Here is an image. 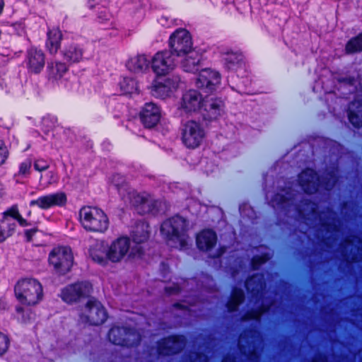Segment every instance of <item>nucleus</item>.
I'll use <instances>...</instances> for the list:
<instances>
[{
  "mask_svg": "<svg viewBox=\"0 0 362 362\" xmlns=\"http://www.w3.org/2000/svg\"><path fill=\"white\" fill-rule=\"evenodd\" d=\"M223 101L218 98L207 96L204 98L196 90L185 92L181 99L180 109L185 113L195 112L201 109L208 113L210 119H216L221 115Z\"/></svg>",
  "mask_w": 362,
  "mask_h": 362,
  "instance_id": "1",
  "label": "nucleus"
},
{
  "mask_svg": "<svg viewBox=\"0 0 362 362\" xmlns=\"http://www.w3.org/2000/svg\"><path fill=\"white\" fill-rule=\"evenodd\" d=\"M187 227L188 223L185 218L175 216L162 223L160 232L173 247L183 248L189 240Z\"/></svg>",
  "mask_w": 362,
  "mask_h": 362,
  "instance_id": "2",
  "label": "nucleus"
},
{
  "mask_svg": "<svg viewBox=\"0 0 362 362\" xmlns=\"http://www.w3.org/2000/svg\"><path fill=\"white\" fill-rule=\"evenodd\" d=\"M15 295L21 303L34 305L42 298V286L35 279H23L19 280L15 286Z\"/></svg>",
  "mask_w": 362,
  "mask_h": 362,
  "instance_id": "3",
  "label": "nucleus"
},
{
  "mask_svg": "<svg viewBox=\"0 0 362 362\" xmlns=\"http://www.w3.org/2000/svg\"><path fill=\"white\" fill-rule=\"evenodd\" d=\"M79 220L82 226L88 231L104 232L108 228V218L100 209L83 206L79 211Z\"/></svg>",
  "mask_w": 362,
  "mask_h": 362,
  "instance_id": "4",
  "label": "nucleus"
},
{
  "mask_svg": "<svg viewBox=\"0 0 362 362\" xmlns=\"http://www.w3.org/2000/svg\"><path fill=\"white\" fill-rule=\"evenodd\" d=\"M107 250L108 258L112 262H119L126 255L136 257L143 254V247L132 245L130 240L126 237H121L113 241L110 246H107Z\"/></svg>",
  "mask_w": 362,
  "mask_h": 362,
  "instance_id": "5",
  "label": "nucleus"
},
{
  "mask_svg": "<svg viewBox=\"0 0 362 362\" xmlns=\"http://www.w3.org/2000/svg\"><path fill=\"white\" fill-rule=\"evenodd\" d=\"M295 209L297 210L298 216L308 221V225L320 222L322 226L328 228L330 226V223L325 221V218L332 219L333 222L335 221L336 214L332 211L327 209V211L320 214L317 211V205L308 200H304L300 206H295Z\"/></svg>",
  "mask_w": 362,
  "mask_h": 362,
  "instance_id": "6",
  "label": "nucleus"
},
{
  "mask_svg": "<svg viewBox=\"0 0 362 362\" xmlns=\"http://www.w3.org/2000/svg\"><path fill=\"white\" fill-rule=\"evenodd\" d=\"M49 263L54 272L59 274L69 272L74 263V256L70 247H54L49 256Z\"/></svg>",
  "mask_w": 362,
  "mask_h": 362,
  "instance_id": "7",
  "label": "nucleus"
},
{
  "mask_svg": "<svg viewBox=\"0 0 362 362\" xmlns=\"http://www.w3.org/2000/svg\"><path fill=\"white\" fill-rule=\"evenodd\" d=\"M262 344L259 333L256 330H249L241 334L239 339L240 351L249 362H258L259 356L257 348Z\"/></svg>",
  "mask_w": 362,
  "mask_h": 362,
  "instance_id": "8",
  "label": "nucleus"
},
{
  "mask_svg": "<svg viewBox=\"0 0 362 362\" xmlns=\"http://www.w3.org/2000/svg\"><path fill=\"white\" fill-rule=\"evenodd\" d=\"M15 221L21 226H28V223L19 214L16 205L11 206L3 214V218L0 222V242L11 236L16 228Z\"/></svg>",
  "mask_w": 362,
  "mask_h": 362,
  "instance_id": "9",
  "label": "nucleus"
},
{
  "mask_svg": "<svg viewBox=\"0 0 362 362\" xmlns=\"http://www.w3.org/2000/svg\"><path fill=\"white\" fill-rule=\"evenodd\" d=\"M170 52L177 57H181L194 51L192 48V42L189 32L185 29L177 30L170 37Z\"/></svg>",
  "mask_w": 362,
  "mask_h": 362,
  "instance_id": "10",
  "label": "nucleus"
},
{
  "mask_svg": "<svg viewBox=\"0 0 362 362\" xmlns=\"http://www.w3.org/2000/svg\"><path fill=\"white\" fill-rule=\"evenodd\" d=\"M83 322L91 325L103 324L106 318L107 313L103 305L96 300H89L86 304L80 315Z\"/></svg>",
  "mask_w": 362,
  "mask_h": 362,
  "instance_id": "11",
  "label": "nucleus"
},
{
  "mask_svg": "<svg viewBox=\"0 0 362 362\" xmlns=\"http://www.w3.org/2000/svg\"><path fill=\"white\" fill-rule=\"evenodd\" d=\"M204 131L198 122L190 120L186 122L182 129V139L183 144L190 148L198 147L204 137Z\"/></svg>",
  "mask_w": 362,
  "mask_h": 362,
  "instance_id": "12",
  "label": "nucleus"
},
{
  "mask_svg": "<svg viewBox=\"0 0 362 362\" xmlns=\"http://www.w3.org/2000/svg\"><path fill=\"white\" fill-rule=\"evenodd\" d=\"M129 193H133V195L127 197V203L136 207L139 213L155 214L158 211L160 202L158 200L146 194H139L136 192Z\"/></svg>",
  "mask_w": 362,
  "mask_h": 362,
  "instance_id": "13",
  "label": "nucleus"
},
{
  "mask_svg": "<svg viewBox=\"0 0 362 362\" xmlns=\"http://www.w3.org/2000/svg\"><path fill=\"white\" fill-rule=\"evenodd\" d=\"M108 337L112 344L124 346L136 345L140 341L139 333L126 327H112L109 332Z\"/></svg>",
  "mask_w": 362,
  "mask_h": 362,
  "instance_id": "14",
  "label": "nucleus"
},
{
  "mask_svg": "<svg viewBox=\"0 0 362 362\" xmlns=\"http://www.w3.org/2000/svg\"><path fill=\"white\" fill-rule=\"evenodd\" d=\"M175 66V59L170 51L159 52L151 59V67L158 75H165Z\"/></svg>",
  "mask_w": 362,
  "mask_h": 362,
  "instance_id": "15",
  "label": "nucleus"
},
{
  "mask_svg": "<svg viewBox=\"0 0 362 362\" xmlns=\"http://www.w3.org/2000/svg\"><path fill=\"white\" fill-rule=\"evenodd\" d=\"M340 252L347 261L358 262L362 259V240L352 235L340 245Z\"/></svg>",
  "mask_w": 362,
  "mask_h": 362,
  "instance_id": "16",
  "label": "nucleus"
},
{
  "mask_svg": "<svg viewBox=\"0 0 362 362\" xmlns=\"http://www.w3.org/2000/svg\"><path fill=\"white\" fill-rule=\"evenodd\" d=\"M219 74L211 69H202L196 79V86L206 93H211L216 89L220 83Z\"/></svg>",
  "mask_w": 362,
  "mask_h": 362,
  "instance_id": "17",
  "label": "nucleus"
},
{
  "mask_svg": "<svg viewBox=\"0 0 362 362\" xmlns=\"http://www.w3.org/2000/svg\"><path fill=\"white\" fill-rule=\"evenodd\" d=\"M180 78L177 76H172L156 81L152 86L151 94L162 99L170 97L177 88Z\"/></svg>",
  "mask_w": 362,
  "mask_h": 362,
  "instance_id": "18",
  "label": "nucleus"
},
{
  "mask_svg": "<svg viewBox=\"0 0 362 362\" xmlns=\"http://www.w3.org/2000/svg\"><path fill=\"white\" fill-rule=\"evenodd\" d=\"M90 285L87 282H81L70 285L62 291V298L66 303H73L90 293Z\"/></svg>",
  "mask_w": 362,
  "mask_h": 362,
  "instance_id": "19",
  "label": "nucleus"
},
{
  "mask_svg": "<svg viewBox=\"0 0 362 362\" xmlns=\"http://www.w3.org/2000/svg\"><path fill=\"white\" fill-rule=\"evenodd\" d=\"M185 345L183 336L170 337L158 343V351L160 354L170 355L181 351Z\"/></svg>",
  "mask_w": 362,
  "mask_h": 362,
  "instance_id": "20",
  "label": "nucleus"
},
{
  "mask_svg": "<svg viewBox=\"0 0 362 362\" xmlns=\"http://www.w3.org/2000/svg\"><path fill=\"white\" fill-rule=\"evenodd\" d=\"M160 117L159 107L153 103H146L140 112V119L147 128H151L157 124Z\"/></svg>",
  "mask_w": 362,
  "mask_h": 362,
  "instance_id": "21",
  "label": "nucleus"
},
{
  "mask_svg": "<svg viewBox=\"0 0 362 362\" xmlns=\"http://www.w3.org/2000/svg\"><path fill=\"white\" fill-rule=\"evenodd\" d=\"M66 200L65 194L58 192L42 196L35 200H33L30 202V206H37L42 209H47L54 206L63 205L66 202Z\"/></svg>",
  "mask_w": 362,
  "mask_h": 362,
  "instance_id": "22",
  "label": "nucleus"
},
{
  "mask_svg": "<svg viewBox=\"0 0 362 362\" xmlns=\"http://www.w3.org/2000/svg\"><path fill=\"white\" fill-rule=\"evenodd\" d=\"M319 182V177L312 169H306L299 175L300 185L308 194H313L317 190Z\"/></svg>",
  "mask_w": 362,
  "mask_h": 362,
  "instance_id": "23",
  "label": "nucleus"
},
{
  "mask_svg": "<svg viewBox=\"0 0 362 362\" xmlns=\"http://www.w3.org/2000/svg\"><path fill=\"white\" fill-rule=\"evenodd\" d=\"M111 182L112 185L117 189L122 199L125 203L128 202L127 197H132L133 195V193L129 192H136L129 186L125 177L120 174H115L112 175L111 178Z\"/></svg>",
  "mask_w": 362,
  "mask_h": 362,
  "instance_id": "24",
  "label": "nucleus"
},
{
  "mask_svg": "<svg viewBox=\"0 0 362 362\" xmlns=\"http://www.w3.org/2000/svg\"><path fill=\"white\" fill-rule=\"evenodd\" d=\"M90 255L92 259L101 265H107L108 261L107 245L103 242L97 243L90 250Z\"/></svg>",
  "mask_w": 362,
  "mask_h": 362,
  "instance_id": "25",
  "label": "nucleus"
},
{
  "mask_svg": "<svg viewBox=\"0 0 362 362\" xmlns=\"http://www.w3.org/2000/svg\"><path fill=\"white\" fill-rule=\"evenodd\" d=\"M216 235L213 230H204L197 237V247L202 250L208 251L216 245Z\"/></svg>",
  "mask_w": 362,
  "mask_h": 362,
  "instance_id": "26",
  "label": "nucleus"
},
{
  "mask_svg": "<svg viewBox=\"0 0 362 362\" xmlns=\"http://www.w3.org/2000/svg\"><path fill=\"white\" fill-rule=\"evenodd\" d=\"M181 66L187 72H195L199 69L201 57L198 52L191 51L189 54L181 57Z\"/></svg>",
  "mask_w": 362,
  "mask_h": 362,
  "instance_id": "27",
  "label": "nucleus"
},
{
  "mask_svg": "<svg viewBox=\"0 0 362 362\" xmlns=\"http://www.w3.org/2000/svg\"><path fill=\"white\" fill-rule=\"evenodd\" d=\"M325 221L330 223L329 227L327 228V226H322V223L320 222L315 223L313 225L320 226V231L322 233H325V235H322V237H325V243L327 245H330L329 240L332 238H334V241L337 240V233L339 232L340 223L336 218L334 222L332 219H329L328 218H325Z\"/></svg>",
  "mask_w": 362,
  "mask_h": 362,
  "instance_id": "28",
  "label": "nucleus"
},
{
  "mask_svg": "<svg viewBox=\"0 0 362 362\" xmlns=\"http://www.w3.org/2000/svg\"><path fill=\"white\" fill-rule=\"evenodd\" d=\"M149 237V226L144 221L138 223L133 231V244L134 246H141Z\"/></svg>",
  "mask_w": 362,
  "mask_h": 362,
  "instance_id": "29",
  "label": "nucleus"
},
{
  "mask_svg": "<svg viewBox=\"0 0 362 362\" xmlns=\"http://www.w3.org/2000/svg\"><path fill=\"white\" fill-rule=\"evenodd\" d=\"M62 54L66 62L77 63L82 59L83 51L78 45L71 43L64 47Z\"/></svg>",
  "mask_w": 362,
  "mask_h": 362,
  "instance_id": "30",
  "label": "nucleus"
},
{
  "mask_svg": "<svg viewBox=\"0 0 362 362\" xmlns=\"http://www.w3.org/2000/svg\"><path fill=\"white\" fill-rule=\"evenodd\" d=\"M44 65L45 57L43 53L36 49H31L28 53L29 69L35 73H38L44 67Z\"/></svg>",
  "mask_w": 362,
  "mask_h": 362,
  "instance_id": "31",
  "label": "nucleus"
},
{
  "mask_svg": "<svg viewBox=\"0 0 362 362\" xmlns=\"http://www.w3.org/2000/svg\"><path fill=\"white\" fill-rule=\"evenodd\" d=\"M129 70L135 73H142L149 68V60L145 55L132 57L127 64Z\"/></svg>",
  "mask_w": 362,
  "mask_h": 362,
  "instance_id": "32",
  "label": "nucleus"
},
{
  "mask_svg": "<svg viewBox=\"0 0 362 362\" xmlns=\"http://www.w3.org/2000/svg\"><path fill=\"white\" fill-rule=\"evenodd\" d=\"M62 38V32L58 28L48 30L46 46L51 54L57 53L60 47Z\"/></svg>",
  "mask_w": 362,
  "mask_h": 362,
  "instance_id": "33",
  "label": "nucleus"
},
{
  "mask_svg": "<svg viewBox=\"0 0 362 362\" xmlns=\"http://www.w3.org/2000/svg\"><path fill=\"white\" fill-rule=\"evenodd\" d=\"M294 194L292 192L283 191L274 196L271 202L274 207L286 208L293 205Z\"/></svg>",
  "mask_w": 362,
  "mask_h": 362,
  "instance_id": "34",
  "label": "nucleus"
},
{
  "mask_svg": "<svg viewBox=\"0 0 362 362\" xmlns=\"http://www.w3.org/2000/svg\"><path fill=\"white\" fill-rule=\"evenodd\" d=\"M245 286L247 291L250 292L254 297H257L264 287L263 276L259 274L253 276L246 281Z\"/></svg>",
  "mask_w": 362,
  "mask_h": 362,
  "instance_id": "35",
  "label": "nucleus"
},
{
  "mask_svg": "<svg viewBox=\"0 0 362 362\" xmlns=\"http://www.w3.org/2000/svg\"><path fill=\"white\" fill-rule=\"evenodd\" d=\"M119 85L123 95H132L139 93L138 83L134 78L124 77Z\"/></svg>",
  "mask_w": 362,
  "mask_h": 362,
  "instance_id": "36",
  "label": "nucleus"
},
{
  "mask_svg": "<svg viewBox=\"0 0 362 362\" xmlns=\"http://www.w3.org/2000/svg\"><path fill=\"white\" fill-rule=\"evenodd\" d=\"M67 70L64 63L56 62L49 66V77L53 80L60 79Z\"/></svg>",
  "mask_w": 362,
  "mask_h": 362,
  "instance_id": "37",
  "label": "nucleus"
},
{
  "mask_svg": "<svg viewBox=\"0 0 362 362\" xmlns=\"http://www.w3.org/2000/svg\"><path fill=\"white\" fill-rule=\"evenodd\" d=\"M243 57L241 54L237 52H228L224 58L227 69L235 70L243 62Z\"/></svg>",
  "mask_w": 362,
  "mask_h": 362,
  "instance_id": "38",
  "label": "nucleus"
},
{
  "mask_svg": "<svg viewBox=\"0 0 362 362\" xmlns=\"http://www.w3.org/2000/svg\"><path fill=\"white\" fill-rule=\"evenodd\" d=\"M244 299V293L243 290L239 288H234L233 291L231 298L227 304V307L229 311H233L236 310L238 306L243 302Z\"/></svg>",
  "mask_w": 362,
  "mask_h": 362,
  "instance_id": "39",
  "label": "nucleus"
},
{
  "mask_svg": "<svg viewBox=\"0 0 362 362\" xmlns=\"http://www.w3.org/2000/svg\"><path fill=\"white\" fill-rule=\"evenodd\" d=\"M337 170L332 169L327 172L325 177H322V180L320 181V184L323 186L326 189H331L335 185L337 181Z\"/></svg>",
  "mask_w": 362,
  "mask_h": 362,
  "instance_id": "40",
  "label": "nucleus"
},
{
  "mask_svg": "<svg viewBox=\"0 0 362 362\" xmlns=\"http://www.w3.org/2000/svg\"><path fill=\"white\" fill-rule=\"evenodd\" d=\"M346 50L349 54L362 51V34L350 40L346 45Z\"/></svg>",
  "mask_w": 362,
  "mask_h": 362,
  "instance_id": "41",
  "label": "nucleus"
},
{
  "mask_svg": "<svg viewBox=\"0 0 362 362\" xmlns=\"http://www.w3.org/2000/svg\"><path fill=\"white\" fill-rule=\"evenodd\" d=\"M17 318L18 320L23 324H28L31 322L34 318L35 315L33 313L30 309L26 308L23 309L21 308H17Z\"/></svg>",
  "mask_w": 362,
  "mask_h": 362,
  "instance_id": "42",
  "label": "nucleus"
},
{
  "mask_svg": "<svg viewBox=\"0 0 362 362\" xmlns=\"http://www.w3.org/2000/svg\"><path fill=\"white\" fill-rule=\"evenodd\" d=\"M8 346L9 339L7 335L0 332V357L7 351Z\"/></svg>",
  "mask_w": 362,
  "mask_h": 362,
  "instance_id": "43",
  "label": "nucleus"
},
{
  "mask_svg": "<svg viewBox=\"0 0 362 362\" xmlns=\"http://www.w3.org/2000/svg\"><path fill=\"white\" fill-rule=\"evenodd\" d=\"M8 156V150L4 142L0 140V167L6 162Z\"/></svg>",
  "mask_w": 362,
  "mask_h": 362,
  "instance_id": "44",
  "label": "nucleus"
},
{
  "mask_svg": "<svg viewBox=\"0 0 362 362\" xmlns=\"http://www.w3.org/2000/svg\"><path fill=\"white\" fill-rule=\"evenodd\" d=\"M269 258L270 257H269L268 255H264L261 257H253V259L252 260V266L253 269H257L260 264L266 262L267 260L269 259Z\"/></svg>",
  "mask_w": 362,
  "mask_h": 362,
  "instance_id": "45",
  "label": "nucleus"
},
{
  "mask_svg": "<svg viewBox=\"0 0 362 362\" xmlns=\"http://www.w3.org/2000/svg\"><path fill=\"white\" fill-rule=\"evenodd\" d=\"M267 309L261 308L257 310H252L248 313L245 317L244 320H258L261 315L266 311Z\"/></svg>",
  "mask_w": 362,
  "mask_h": 362,
  "instance_id": "46",
  "label": "nucleus"
},
{
  "mask_svg": "<svg viewBox=\"0 0 362 362\" xmlns=\"http://www.w3.org/2000/svg\"><path fill=\"white\" fill-rule=\"evenodd\" d=\"M49 167V163L42 159H38L34 163V168L39 172L46 170Z\"/></svg>",
  "mask_w": 362,
  "mask_h": 362,
  "instance_id": "47",
  "label": "nucleus"
},
{
  "mask_svg": "<svg viewBox=\"0 0 362 362\" xmlns=\"http://www.w3.org/2000/svg\"><path fill=\"white\" fill-rule=\"evenodd\" d=\"M31 165H32L31 160H27L24 161L23 163H22L21 164L19 173H21L22 175L28 174L30 171Z\"/></svg>",
  "mask_w": 362,
  "mask_h": 362,
  "instance_id": "48",
  "label": "nucleus"
},
{
  "mask_svg": "<svg viewBox=\"0 0 362 362\" xmlns=\"http://www.w3.org/2000/svg\"><path fill=\"white\" fill-rule=\"evenodd\" d=\"M190 362H207V357L204 354H193L190 356Z\"/></svg>",
  "mask_w": 362,
  "mask_h": 362,
  "instance_id": "49",
  "label": "nucleus"
},
{
  "mask_svg": "<svg viewBox=\"0 0 362 362\" xmlns=\"http://www.w3.org/2000/svg\"><path fill=\"white\" fill-rule=\"evenodd\" d=\"M166 292L171 295L177 293L180 291V287L177 285H173L165 288Z\"/></svg>",
  "mask_w": 362,
  "mask_h": 362,
  "instance_id": "50",
  "label": "nucleus"
},
{
  "mask_svg": "<svg viewBox=\"0 0 362 362\" xmlns=\"http://www.w3.org/2000/svg\"><path fill=\"white\" fill-rule=\"evenodd\" d=\"M35 232L36 229L28 230L25 231V235L27 237L28 240H30L32 236L35 234Z\"/></svg>",
  "mask_w": 362,
  "mask_h": 362,
  "instance_id": "51",
  "label": "nucleus"
},
{
  "mask_svg": "<svg viewBox=\"0 0 362 362\" xmlns=\"http://www.w3.org/2000/svg\"><path fill=\"white\" fill-rule=\"evenodd\" d=\"M223 362H234V358L233 357L228 356L223 359Z\"/></svg>",
  "mask_w": 362,
  "mask_h": 362,
  "instance_id": "52",
  "label": "nucleus"
},
{
  "mask_svg": "<svg viewBox=\"0 0 362 362\" xmlns=\"http://www.w3.org/2000/svg\"><path fill=\"white\" fill-rule=\"evenodd\" d=\"M223 252H224V250L221 249L220 251L217 252L216 254L213 255V257H218L221 256Z\"/></svg>",
  "mask_w": 362,
  "mask_h": 362,
  "instance_id": "53",
  "label": "nucleus"
},
{
  "mask_svg": "<svg viewBox=\"0 0 362 362\" xmlns=\"http://www.w3.org/2000/svg\"><path fill=\"white\" fill-rule=\"evenodd\" d=\"M175 306L177 307V308H180L181 309H184V310L187 308V306L186 305H182V304H180V303H177L175 305Z\"/></svg>",
  "mask_w": 362,
  "mask_h": 362,
  "instance_id": "54",
  "label": "nucleus"
}]
</instances>
